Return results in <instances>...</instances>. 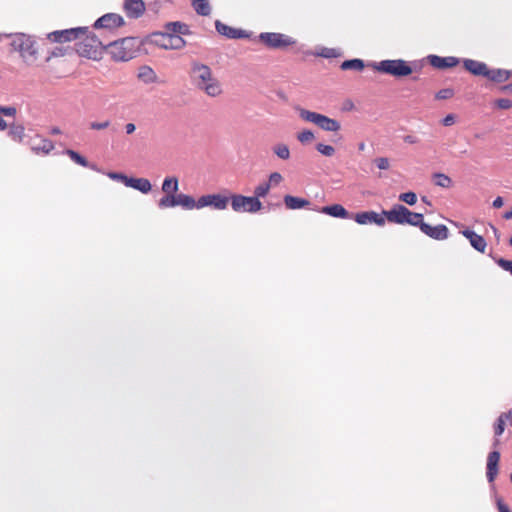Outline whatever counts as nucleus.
Listing matches in <instances>:
<instances>
[{
	"mask_svg": "<svg viewBox=\"0 0 512 512\" xmlns=\"http://www.w3.org/2000/svg\"><path fill=\"white\" fill-rule=\"evenodd\" d=\"M495 262L505 271L512 275V260H506L503 258H493Z\"/></svg>",
	"mask_w": 512,
	"mask_h": 512,
	"instance_id": "43",
	"label": "nucleus"
},
{
	"mask_svg": "<svg viewBox=\"0 0 512 512\" xmlns=\"http://www.w3.org/2000/svg\"><path fill=\"white\" fill-rule=\"evenodd\" d=\"M229 197L221 194L203 195L198 199V209L210 206L217 210H225L228 206Z\"/></svg>",
	"mask_w": 512,
	"mask_h": 512,
	"instance_id": "12",
	"label": "nucleus"
},
{
	"mask_svg": "<svg viewBox=\"0 0 512 512\" xmlns=\"http://www.w3.org/2000/svg\"><path fill=\"white\" fill-rule=\"evenodd\" d=\"M282 180H283V177H282V175H281L280 173H278V172H273V173H271V174H270V176H269V180H268V182H267V183H270V186H271V185L276 186V185H278Z\"/></svg>",
	"mask_w": 512,
	"mask_h": 512,
	"instance_id": "49",
	"label": "nucleus"
},
{
	"mask_svg": "<svg viewBox=\"0 0 512 512\" xmlns=\"http://www.w3.org/2000/svg\"><path fill=\"white\" fill-rule=\"evenodd\" d=\"M365 67L364 61L361 59H351L342 62L340 68L342 70L362 71Z\"/></svg>",
	"mask_w": 512,
	"mask_h": 512,
	"instance_id": "32",
	"label": "nucleus"
},
{
	"mask_svg": "<svg viewBox=\"0 0 512 512\" xmlns=\"http://www.w3.org/2000/svg\"><path fill=\"white\" fill-rule=\"evenodd\" d=\"M420 230L425 235L435 240H445L448 238L449 235L448 228L444 224L431 226L425 222L424 225H421Z\"/></svg>",
	"mask_w": 512,
	"mask_h": 512,
	"instance_id": "15",
	"label": "nucleus"
},
{
	"mask_svg": "<svg viewBox=\"0 0 512 512\" xmlns=\"http://www.w3.org/2000/svg\"><path fill=\"white\" fill-rule=\"evenodd\" d=\"M383 214L390 223L400 225L409 224L419 227L420 229L421 225L425 224L423 214L412 212L401 204L394 205L390 210H384Z\"/></svg>",
	"mask_w": 512,
	"mask_h": 512,
	"instance_id": "2",
	"label": "nucleus"
},
{
	"mask_svg": "<svg viewBox=\"0 0 512 512\" xmlns=\"http://www.w3.org/2000/svg\"><path fill=\"white\" fill-rule=\"evenodd\" d=\"M53 149H54L53 142L47 138H43L41 136H36L31 141V150L37 155H39V154L47 155Z\"/></svg>",
	"mask_w": 512,
	"mask_h": 512,
	"instance_id": "19",
	"label": "nucleus"
},
{
	"mask_svg": "<svg viewBox=\"0 0 512 512\" xmlns=\"http://www.w3.org/2000/svg\"><path fill=\"white\" fill-rule=\"evenodd\" d=\"M463 66L468 72L475 76L485 77L488 70V66L485 63L473 59H465Z\"/></svg>",
	"mask_w": 512,
	"mask_h": 512,
	"instance_id": "22",
	"label": "nucleus"
},
{
	"mask_svg": "<svg viewBox=\"0 0 512 512\" xmlns=\"http://www.w3.org/2000/svg\"><path fill=\"white\" fill-rule=\"evenodd\" d=\"M494 105L499 109H510L512 107V101L507 98H501L494 101Z\"/></svg>",
	"mask_w": 512,
	"mask_h": 512,
	"instance_id": "44",
	"label": "nucleus"
},
{
	"mask_svg": "<svg viewBox=\"0 0 512 512\" xmlns=\"http://www.w3.org/2000/svg\"><path fill=\"white\" fill-rule=\"evenodd\" d=\"M315 136L314 133L310 130H303L297 134V139L302 143L306 144L312 142Z\"/></svg>",
	"mask_w": 512,
	"mask_h": 512,
	"instance_id": "40",
	"label": "nucleus"
},
{
	"mask_svg": "<svg viewBox=\"0 0 512 512\" xmlns=\"http://www.w3.org/2000/svg\"><path fill=\"white\" fill-rule=\"evenodd\" d=\"M274 154L282 160L290 158V150L286 144L279 143L273 147Z\"/></svg>",
	"mask_w": 512,
	"mask_h": 512,
	"instance_id": "36",
	"label": "nucleus"
},
{
	"mask_svg": "<svg viewBox=\"0 0 512 512\" xmlns=\"http://www.w3.org/2000/svg\"><path fill=\"white\" fill-rule=\"evenodd\" d=\"M454 96V90L452 88H444V89H441L439 90L436 95H435V98L437 100H447V99H450Z\"/></svg>",
	"mask_w": 512,
	"mask_h": 512,
	"instance_id": "41",
	"label": "nucleus"
},
{
	"mask_svg": "<svg viewBox=\"0 0 512 512\" xmlns=\"http://www.w3.org/2000/svg\"><path fill=\"white\" fill-rule=\"evenodd\" d=\"M284 204L287 209L296 210L308 207L310 205V202L304 198L292 195H285Z\"/></svg>",
	"mask_w": 512,
	"mask_h": 512,
	"instance_id": "25",
	"label": "nucleus"
},
{
	"mask_svg": "<svg viewBox=\"0 0 512 512\" xmlns=\"http://www.w3.org/2000/svg\"><path fill=\"white\" fill-rule=\"evenodd\" d=\"M127 187L136 189L144 194L149 193L152 189L150 181L146 178L130 177V179L127 181Z\"/></svg>",
	"mask_w": 512,
	"mask_h": 512,
	"instance_id": "24",
	"label": "nucleus"
},
{
	"mask_svg": "<svg viewBox=\"0 0 512 512\" xmlns=\"http://www.w3.org/2000/svg\"><path fill=\"white\" fill-rule=\"evenodd\" d=\"M52 133L53 134H59L60 133V129L59 128H53L52 129Z\"/></svg>",
	"mask_w": 512,
	"mask_h": 512,
	"instance_id": "63",
	"label": "nucleus"
},
{
	"mask_svg": "<svg viewBox=\"0 0 512 512\" xmlns=\"http://www.w3.org/2000/svg\"><path fill=\"white\" fill-rule=\"evenodd\" d=\"M80 39L81 41L76 44V52L81 57L97 59L102 50L107 48V42L92 32L87 31Z\"/></svg>",
	"mask_w": 512,
	"mask_h": 512,
	"instance_id": "4",
	"label": "nucleus"
},
{
	"mask_svg": "<svg viewBox=\"0 0 512 512\" xmlns=\"http://www.w3.org/2000/svg\"><path fill=\"white\" fill-rule=\"evenodd\" d=\"M70 158L72 161H74L75 163L83 166V167H88L89 164H88V161L86 160V158H84L83 156H81L78 152L74 151V150H71V149H67L66 152H65Z\"/></svg>",
	"mask_w": 512,
	"mask_h": 512,
	"instance_id": "37",
	"label": "nucleus"
},
{
	"mask_svg": "<svg viewBox=\"0 0 512 512\" xmlns=\"http://www.w3.org/2000/svg\"><path fill=\"white\" fill-rule=\"evenodd\" d=\"M461 234L467 238L471 244V246L480 253H485L487 243L483 236L478 235L474 231L470 229H465L461 231Z\"/></svg>",
	"mask_w": 512,
	"mask_h": 512,
	"instance_id": "21",
	"label": "nucleus"
},
{
	"mask_svg": "<svg viewBox=\"0 0 512 512\" xmlns=\"http://www.w3.org/2000/svg\"><path fill=\"white\" fill-rule=\"evenodd\" d=\"M165 3L163 0H153L148 4V7L153 12L158 13Z\"/></svg>",
	"mask_w": 512,
	"mask_h": 512,
	"instance_id": "48",
	"label": "nucleus"
},
{
	"mask_svg": "<svg viewBox=\"0 0 512 512\" xmlns=\"http://www.w3.org/2000/svg\"><path fill=\"white\" fill-rule=\"evenodd\" d=\"M259 40L266 47L271 49H279L291 46L295 43V41L282 33L276 32H264L259 35Z\"/></svg>",
	"mask_w": 512,
	"mask_h": 512,
	"instance_id": "10",
	"label": "nucleus"
},
{
	"mask_svg": "<svg viewBox=\"0 0 512 512\" xmlns=\"http://www.w3.org/2000/svg\"><path fill=\"white\" fill-rule=\"evenodd\" d=\"M427 59L432 67L440 70L452 68L459 64V59L454 56L441 57L438 55H429Z\"/></svg>",
	"mask_w": 512,
	"mask_h": 512,
	"instance_id": "17",
	"label": "nucleus"
},
{
	"mask_svg": "<svg viewBox=\"0 0 512 512\" xmlns=\"http://www.w3.org/2000/svg\"><path fill=\"white\" fill-rule=\"evenodd\" d=\"M505 426H506L505 422H503L500 418H498L497 422L494 426L495 435L496 436L502 435L505 430Z\"/></svg>",
	"mask_w": 512,
	"mask_h": 512,
	"instance_id": "51",
	"label": "nucleus"
},
{
	"mask_svg": "<svg viewBox=\"0 0 512 512\" xmlns=\"http://www.w3.org/2000/svg\"><path fill=\"white\" fill-rule=\"evenodd\" d=\"M374 163L380 170H388L390 168L389 159L386 157H379L374 160Z\"/></svg>",
	"mask_w": 512,
	"mask_h": 512,
	"instance_id": "45",
	"label": "nucleus"
},
{
	"mask_svg": "<svg viewBox=\"0 0 512 512\" xmlns=\"http://www.w3.org/2000/svg\"><path fill=\"white\" fill-rule=\"evenodd\" d=\"M6 128H7L6 121L0 117V130H5Z\"/></svg>",
	"mask_w": 512,
	"mask_h": 512,
	"instance_id": "60",
	"label": "nucleus"
},
{
	"mask_svg": "<svg viewBox=\"0 0 512 512\" xmlns=\"http://www.w3.org/2000/svg\"><path fill=\"white\" fill-rule=\"evenodd\" d=\"M108 176L113 180L121 181L125 186H127V181L130 179V177L121 174V173H109Z\"/></svg>",
	"mask_w": 512,
	"mask_h": 512,
	"instance_id": "50",
	"label": "nucleus"
},
{
	"mask_svg": "<svg viewBox=\"0 0 512 512\" xmlns=\"http://www.w3.org/2000/svg\"><path fill=\"white\" fill-rule=\"evenodd\" d=\"M269 190L270 183L263 182L255 188L253 197H257V199L259 200V198L265 197L269 193Z\"/></svg>",
	"mask_w": 512,
	"mask_h": 512,
	"instance_id": "38",
	"label": "nucleus"
},
{
	"mask_svg": "<svg viewBox=\"0 0 512 512\" xmlns=\"http://www.w3.org/2000/svg\"><path fill=\"white\" fill-rule=\"evenodd\" d=\"M497 506L499 512H511L509 507L506 504H504L501 500L498 501Z\"/></svg>",
	"mask_w": 512,
	"mask_h": 512,
	"instance_id": "56",
	"label": "nucleus"
},
{
	"mask_svg": "<svg viewBox=\"0 0 512 512\" xmlns=\"http://www.w3.org/2000/svg\"><path fill=\"white\" fill-rule=\"evenodd\" d=\"M177 206H181L187 210L198 209V200L187 194H177Z\"/></svg>",
	"mask_w": 512,
	"mask_h": 512,
	"instance_id": "29",
	"label": "nucleus"
},
{
	"mask_svg": "<svg viewBox=\"0 0 512 512\" xmlns=\"http://www.w3.org/2000/svg\"><path fill=\"white\" fill-rule=\"evenodd\" d=\"M215 27L219 34L230 39H241L249 37L248 33L245 30L233 28L220 21H216Z\"/></svg>",
	"mask_w": 512,
	"mask_h": 512,
	"instance_id": "18",
	"label": "nucleus"
},
{
	"mask_svg": "<svg viewBox=\"0 0 512 512\" xmlns=\"http://www.w3.org/2000/svg\"><path fill=\"white\" fill-rule=\"evenodd\" d=\"M233 211L237 213H256L262 209V203L257 197L232 194L229 197Z\"/></svg>",
	"mask_w": 512,
	"mask_h": 512,
	"instance_id": "8",
	"label": "nucleus"
},
{
	"mask_svg": "<svg viewBox=\"0 0 512 512\" xmlns=\"http://www.w3.org/2000/svg\"><path fill=\"white\" fill-rule=\"evenodd\" d=\"M374 70L394 76L396 78L406 77L413 72L410 64L402 59L383 60L373 65Z\"/></svg>",
	"mask_w": 512,
	"mask_h": 512,
	"instance_id": "5",
	"label": "nucleus"
},
{
	"mask_svg": "<svg viewBox=\"0 0 512 512\" xmlns=\"http://www.w3.org/2000/svg\"><path fill=\"white\" fill-rule=\"evenodd\" d=\"M399 200L407 203L408 205H414L417 202V196L414 192H406L400 194Z\"/></svg>",
	"mask_w": 512,
	"mask_h": 512,
	"instance_id": "42",
	"label": "nucleus"
},
{
	"mask_svg": "<svg viewBox=\"0 0 512 512\" xmlns=\"http://www.w3.org/2000/svg\"><path fill=\"white\" fill-rule=\"evenodd\" d=\"M300 117L307 122L313 123L318 126L320 129L327 132H338L341 129V124L339 121L329 118L326 115L312 112L309 110L301 109Z\"/></svg>",
	"mask_w": 512,
	"mask_h": 512,
	"instance_id": "6",
	"label": "nucleus"
},
{
	"mask_svg": "<svg viewBox=\"0 0 512 512\" xmlns=\"http://www.w3.org/2000/svg\"><path fill=\"white\" fill-rule=\"evenodd\" d=\"M492 228H493L494 233L497 234L498 233L497 228H495L494 226H492Z\"/></svg>",
	"mask_w": 512,
	"mask_h": 512,
	"instance_id": "64",
	"label": "nucleus"
},
{
	"mask_svg": "<svg viewBox=\"0 0 512 512\" xmlns=\"http://www.w3.org/2000/svg\"><path fill=\"white\" fill-rule=\"evenodd\" d=\"M190 76L193 84L208 96L217 97L222 94L220 81L207 65L193 63Z\"/></svg>",
	"mask_w": 512,
	"mask_h": 512,
	"instance_id": "1",
	"label": "nucleus"
},
{
	"mask_svg": "<svg viewBox=\"0 0 512 512\" xmlns=\"http://www.w3.org/2000/svg\"><path fill=\"white\" fill-rule=\"evenodd\" d=\"M433 182L436 186L442 188H450L452 186V179L443 173H435L433 175Z\"/></svg>",
	"mask_w": 512,
	"mask_h": 512,
	"instance_id": "34",
	"label": "nucleus"
},
{
	"mask_svg": "<svg viewBox=\"0 0 512 512\" xmlns=\"http://www.w3.org/2000/svg\"><path fill=\"white\" fill-rule=\"evenodd\" d=\"M359 150L360 151H363L365 149V143H360L359 146H358Z\"/></svg>",
	"mask_w": 512,
	"mask_h": 512,
	"instance_id": "62",
	"label": "nucleus"
},
{
	"mask_svg": "<svg viewBox=\"0 0 512 512\" xmlns=\"http://www.w3.org/2000/svg\"><path fill=\"white\" fill-rule=\"evenodd\" d=\"M109 126H110V121L109 120H105V121H102V122L94 121V122H91L89 124V127L92 130H104V129H107Z\"/></svg>",
	"mask_w": 512,
	"mask_h": 512,
	"instance_id": "46",
	"label": "nucleus"
},
{
	"mask_svg": "<svg viewBox=\"0 0 512 512\" xmlns=\"http://www.w3.org/2000/svg\"><path fill=\"white\" fill-rule=\"evenodd\" d=\"M499 461L500 453L498 451H492L488 454L486 476L490 483H493L498 475Z\"/></svg>",
	"mask_w": 512,
	"mask_h": 512,
	"instance_id": "20",
	"label": "nucleus"
},
{
	"mask_svg": "<svg viewBox=\"0 0 512 512\" xmlns=\"http://www.w3.org/2000/svg\"><path fill=\"white\" fill-rule=\"evenodd\" d=\"M503 206V199L502 197L498 196L493 201V207L496 209H499Z\"/></svg>",
	"mask_w": 512,
	"mask_h": 512,
	"instance_id": "57",
	"label": "nucleus"
},
{
	"mask_svg": "<svg viewBox=\"0 0 512 512\" xmlns=\"http://www.w3.org/2000/svg\"><path fill=\"white\" fill-rule=\"evenodd\" d=\"M158 206L161 209L177 206V195L165 194L159 201Z\"/></svg>",
	"mask_w": 512,
	"mask_h": 512,
	"instance_id": "35",
	"label": "nucleus"
},
{
	"mask_svg": "<svg viewBox=\"0 0 512 512\" xmlns=\"http://www.w3.org/2000/svg\"><path fill=\"white\" fill-rule=\"evenodd\" d=\"M192 6L199 15L208 16L211 13V7L207 0L194 1Z\"/></svg>",
	"mask_w": 512,
	"mask_h": 512,
	"instance_id": "33",
	"label": "nucleus"
},
{
	"mask_svg": "<svg viewBox=\"0 0 512 512\" xmlns=\"http://www.w3.org/2000/svg\"><path fill=\"white\" fill-rule=\"evenodd\" d=\"M163 193L170 195H177L179 189V181L177 177H166L161 187Z\"/></svg>",
	"mask_w": 512,
	"mask_h": 512,
	"instance_id": "30",
	"label": "nucleus"
},
{
	"mask_svg": "<svg viewBox=\"0 0 512 512\" xmlns=\"http://www.w3.org/2000/svg\"><path fill=\"white\" fill-rule=\"evenodd\" d=\"M123 11L130 19L142 17L146 11V4L143 0H123Z\"/></svg>",
	"mask_w": 512,
	"mask_h": 512,
	"instance_id": "13",
	"label": "nucleus"
},
{
	"mask_svg": "<svg viewBox=\"0 0 512 512\" xmlns=\"http://www.w3.org/2000/svg\"><path fill=\"white\" fill-rule=\"evenodd\" d=\"M316 150L324 156L331 157L335 154V148L331 145L319 143L316 145Z\"/></svg>",
	"mask_w": 512,
	"mask_h": 512,
	"instance_id": "39",
	"label": "nucleus"
},
{
	"mask_svg": "<svg viewBox=\"0 0 512 512\" xmlns=\"http://www.w3.org/2000/svg\"><path fill=\"white\" fill-rule=\"evenodd\" d=\"M107 48L115 60L127 61L132 59L135 53L134 39L123 38L117 41L107 42Z\"/></svg>",
	"mask_w": 512,
	"mask_h": 512,
	"instance_id": "7",
	"label": "nucleus"
},
{
	"mask_svg": "<svg viewBox=\"0 0 512 512\" xmlns=\"http://www.w3.org/2000/svg\"><path fill=\"white\" fill-rule=\"evenodd\" d=\"M512 75L511 71L505 69H489L487 70L486 78L493 82L502 83L509 80Z\"/></svg>",
	"mask_w": 512,
	"mask_h": 512,
	"instance_id": "26",
	"label": "nucleus"
},
{
	"mask_svg": "<svg viewBox=\"0 0 512 512\" xmlns=\"http://www.w3.org/2000/svg\"><path fill=\"white\" fill-rule=\"evenodd\" d=\"M138 78L146 84L155 83L157 75L155 71L149 66H141L138 70Z\"/></svg>",
	"mask_w": 512,
	"mask_h": 512,
	"instance_id": "27",
	"label": "nucleus"
},
{
	"mask_svg": "<svg viewBox=\"0 0 512 512\" xmlns=\"http://www.w3.org/2000/svg\"><path fill=\"white\" fill-rule=\"evenodd\" d=\"M403 140L408 144H416L420 141L419 138L415 135H406L404 136Z\"/></svg>",
	"mask_w": 512,
	"mask_h": 512,
	"instance_id": "54",
	"label": "nucleus"
},
{
	"mask_svg": "<svg viewBox=\"0 0 512 512\" xmlns=\"http://www.w3.org/2000/svg\"><path fill=\"white\" fill-rule=\"evenodd\" d=\"M124 24V19L116 13H108L100 17L94 24L95 28H117Z\"/></svg>",
	"mask_w": 512,
	"mask_h": 512,
	"instance_id": "16",
	"label": "nucleus"
},
{
	"mask_svg": "<svg viewBox=\"0 0 512 512\" xmlns=\"http://www.w3.org/2000/svg\"><path fill=\"white\" fill-rule=\"evenodd\" d=\"M136 127L133 123H128L125 125V130L127 134H132L135 131Z\"/></svg>",
	"mask_w": 512,
	"mask_h": 512,
	"instance_id": "58",
	"label": "nucleus"
},
{
	"mask_svg": "<svg viewBox=\"0 0 512 512\" xmlns=\"http://www.w3.org/2000/svg\"><path fill=\"white\" fill-rule=\"evenodd\" d=\"M321 213L341 219L350 218V213L341 204L324 206L319 210Z\"/></svg>",
	"mask_w": 512,
	"mask_h": 512,
	"instance_id": "23",
	"label": "nucleus"
},
{
	"mask_svg": "<svg viewBox=\"0 0 512 512\" xmlns=\"http://www.w3.org/2000/svg\"><path fill=\"white\" fill-rule=\"evenodd\" d=\"M14 51L19 52L21 58L28 65L34 64L38 59V46L29 35L20 33L13 36L10 43Z\"/></svg>",
	"mask_w": 512,
	"mask_h": 512,
	"instance_id": "3",
	"label": "nucleus"
},
{
	"mask_svg": "<svg viewBox=\"0 0 512 512\" xmlns=\"http://www.w3.org/2000/svg\"><path fill=\"white\" fill-rule=\"evenodd\" d=\"M66 50L61 47L54 48L49 55L46 57V62H49L52 58L62 57L65 55Z\"/></svg>",
	"mask_w": 512,
	"mask_h": 512,
	"instance_id": "47",
	"label": "nucleus"
},
{
	"mask_svg": "<svg viewBox=\"0 0 512 512\" xmlns=\"http://www.w3.org/2000/svg\"><path fill=\"white\" fill-rule=\"evenodd\" d=\"M498 418H500L505 424L512 426V408L505 413H502Z\"/></svg>",
	"mask_w": 512,
	"mask_h": 512,
	"instance_id": "53",
	"label": "nucleus"
},
{
	"mask_svg": "<svg viewBox=\"0 0 512 512\" xmlns=\"http://www.w3.org/2000/svg\"><path fill=\"white\" fill-rule=\"evenodd\" d=\"M86 32V27L56 30L48 33L47 39L52 43H66L80 39Z\"/></svg>",
	"mask_w": 512,
	"mask_h": 512,
	"instance_id": "11",
	"label": "nucleus"
},
{
	"mask_svg": "<svg viewBox=\"0 0 512 512\" xmlns=\"http://www.w3.org/2000/svg\"><path fill=\"white\" fill-rule=\"evenodd\" d=\"M16 108L15 107H3L0 105V114L5 116H15L16 115Z\"/></svg>",
	"mask_w": 512,
	"mask_h": 512,
	"instance_id": "52",
	"label": "nucleus"
},
{
	"mask_svg": "<svg viewBox=\"0 0 512 512\" xmlns=\"http://www.w3.org/2000/svg\"><path fill=\"white\" fill-rule=\"evenodd\" d=\"M353 219L360 225H366L374 223L378 226H383L385 224L386 217L384 214H378L375 211H364L356 213L353 216Z\"/></svg>",
	"mask_w": 512,
	"mask_h": 512,
	"instance_id": "14",
	"label": "nucleus"
},
{
	"mask_svg": "<svg viewBox=\"0 0 512 512\" xmlns=\"http://www.w3.org/2000/svg\"><path fill=\"white\" fill-rule=\"evenodd\" d=\"M25 133L24 126L21 124H11L9 127V136L16 142H21L23 140Z\"/></svg>",
	"mask_w": 512,
	"mask_h": 512,
	"instance_id": "31",
	"label": "nucleus"
},
{
	"mask_svg": "<svg viewBox=\"0 0 512 512\" xmlns=\"http://www.w3.org/2000/svg\"><path fill=\"white\" fill-rule=\"evenodd\" d=\"M165 28L170 33H173L175 35H190L191 31L189 30V27L187 24L182 22H169L165 25Z\"/></svg>",
	"mask_w": 512,
	"mask_h": 512,
	"instance_id": "28",
	"label": "nucleus"
},
{
	"mask_svg": "<svg viewBox=\"0 0 512 512\" xmlns=\"http://www.w3.org/2000/svg\"><path fill=\"white\" fill-rule=\"evenodd\" d=\"M454 120V116L452 114H449L443 119V125L451 126L452 124H454Z\"/></svg>",
	"mask_w": 512,
	"mask_h": 512,
	"instance_id": "55",
	"label": "nucleus"
},
{
	"mask_svg": "<svg viewBox=\"0 0 512 512\" xmlns=\"http://www.w3.org/2000/svg\"><path fill=\"white\" fill-rule=\"evenodd\" d=\"M151 42L163 49L179 50L185 47L186 41L179 35L166 32H156L151 35Z\"/></svg>",
	"mask_w": 512,
	"mask_h": 512,
	"instance_id": "9",
	"label": "nucleus"
},
{
	"mask_svg": "<svg viewBox=\"0 0 512 512\" xmlns=\"http://www.w3.org/2000/svg\"><path fill=\"white\" fill-rule=\"evenodd\" d=\"M503 217L507 220L512 219V208L509 211L505 212Z\"/></svg>",
	"mask_w": 512,
	"mask_h": 512,
	"instance_id": "61",
	"label": "nucleus"
},
{
	"mask_svg": "<svg viewBox=\"0 0 512 512\" xmlns=\"http://www.w3.org/2000/svg\"><path fill=\"white\" fill-rule=\"evenodd\" d=\"M501 91H510L512 92V83L508 85H504L500 88Z\"/></svg>",
	"mask_w": 512,
	"mask_h": 512,
	"instance_id": "59",
	"label": "nucleus"
}]
</instances>
